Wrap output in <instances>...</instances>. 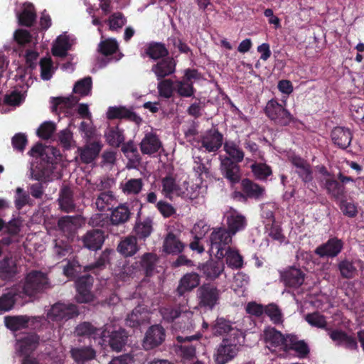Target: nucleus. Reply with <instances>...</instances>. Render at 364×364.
Segmentation results:
<instances>
[{
	"instance_id": "57",
	"label": "nucleus",
	"mask_w": 364,
	"mask_h": 364,
	"mask_svg": "<svg viewBox=\"0 0 364 364\" xmlns=\"http://www.w3.org/2000/svg\"><path fill=\"white\" fill-rule=\"evenodd\" d=\"M97 50L102 55L108 57L119 50V44L116 39L107 38L100 41Z\"/></svg>"
},
{
	"instance_id": "60",
	"label": "nucleus",
	"mask_w": 364,
	"mask_h": 364,
	"mask_svg": "<svg viewBox=\"0 0 364 364\" xmlns=\"http://www.w3.org/2000/svg\"><path fill=\"white\" fill-rule=\"evenodd\" d=\"M92 85V77L88 76L75 82L73 92L81 96H87L91 92Z\"/></svg>"
},
{
	"instance_id": "37",
	"label": "nucleus",
	"mask_w": 364,
	"mask_h": 364,
	"mask_svg": "<svg viewBox=\"0 0 364 364\" xmlns=\"http://www.w3.org/2000/svg\"><path fill=\"white\" fill-rule=\"evenodd\" d=\"M72 358L77 363L84 364L95 358V350L90 346L72 348L70 351Z\"/></svg>"
},
{
	"instance_id": "21",
	"label": "nucleus",
	"mask_w": 364,
	"mask_h": 364,
	"mask_svg": "<svg viewBox=\"0 0 364 364\" xmlns=\"http://www.w3.org/2000/svg\"><path fill=\"white\" fill-rule=\"evenodd\" d=\"M333 143L341 149H346L351 143L353 133L350 129L344 127H336L331 132Z\"/></svg>"
},
{
	"instance_id": "18",
	"label": "nucleus",
	"mask_w": 364,
	"mask_h": 364,
	"mask_svg": "<svg viewBox=\"0 0 364 364\" xmlns=\"http://www.w3.org/2000/svg\"><path fill=\"white\" fill-rule=\"evenodd\" d=\"M81 241L85 248L91 251H97L101 249L105 242L104 232L99 229L88 230L82 236Z\"/></svg>"
},
{
	"instance_id": "23",
	"label": "nucleus",
	"mask_w": 364,
	"mask_h": 364,
	"mask_svg": "<svg viewBox=\"0 0 364 364\" xmlns=\"http://www.w3.org/2000/svg\"><path fill=\"white\" fill-rule=\"evenodd\" d=\"M20 287H13L0 296V313L11 310L16 301L23 298Z\"/></svg>"
},
{
	"instance_id": "42",
	"label": "nucleus",
	"mask_w": 364,
	"mask_h": 364,
	"mask_svg": "<svg viewBox=\"0 0 364 364\" xmlns=\"http://www.w3.org/2000/svg\"><path fill=\"white\" fill-rule=\"evenodd\" d=\"M147 314L141 306L134 308L126 318V325L131 328H137L147 321Z\"/></svg>"
},
{
	"instance_id": "14",
	"label": "nucleus",
	"mask_w": 364,
	"mask_h": 364,
	"mask_svg": "<svg viewBox=\"0 0 364 364\" xmlns=\"http://www.w3.org/2000/svg\"><path fill=\"white\" fill-rule=\"evenodd\" d=\"M305 276V273L301 269L295 267H289L280 272V278L284 285L295 289L304 284Z\"/></svg>"
},
{
	"instance_id": "53",
	"label": "nucleus",
	"mask_w": 364,
	"mask_h": 364,
	"mask_svg": "<svg viewBox=\"0 0 364 364\" xmlns=\"http://www.w3.org/2000/svg\"><path fill=\"white\" fill-rule=\"evenodd\" d=\"M121 150L130 163L134 164L140 163L141 158L133 141L130 140L127 143L123 142Z\"/></svg>"
},
{
	"instance_id": "13",
	"label": "nucleus",
	"mask_w": 364,
	"mask_h": 364,
	"mask_svg": "<svg viewBox=\"0 0 364 364\" xmlns=\"http://www.w3.org/2000/svg\"><path fill=\"white\" fill-rule=\"evenodd\" d=\"M165 329L161 325H153L147 330L143 341L145 350H151L160 346L165 340Z\"/></svg>"
},
{
	"instance_id": "26",
	"label": "nucleus",
	"mask_w": 364,
	"mask_h": 364,
	"mask_svg": "<svg viewBox=\"0 0 364 364\" xmlns=\"http://www.w3.org/2000/svg\"><path fill=\"white\" fill-rule=\"evenodd\" d=\"M199 269L207 279L215 280L223 272L225 264L223 259H210L202 264Z\"/></svg>"
},
{
	"instance_id": "3",
	"label": "nucleus",
	"mask_w": 364,
	"mask_h": 364,
	"mask_svg": "<svg viewBox=\"0 0 364 364\" xmlns=\"http://www.w3.org/2000/svg\"><path fill=\"white\" fill-rule=\"evenodd\" d=\"M245 343L242 333L236 330L228 337L224 338L218 345L214 355L217 364H226L233 360L242 350Z\"/></svg>"
},
{
	"instance_id": "55",
	"label": "nucleus",
	"mask_w": 364,
	"mask_h": 364,
	"mask_svg": "<svg viewBox=\"0 0 364 364\" xmlns=\"http://www.w3.org/2000/svg\"><path fill=\"white\" fill-rule=\"evenodd\" d=\"M134 231L137 237L145 240L151 235L153 231V220L150 218H147L143 221L136 222Z\"/></svg>"
},
{
	"instance_id": "30",
	"label": "nucleus",
	"mask_w": 364,
	"mask_h": 364,
	"mask_svg": "<svg viewBox=\"0 0 364 364\" xmlns=\"http://www.w3.org/2000/svg\"><path fill=\"white\" fill-rule=\"evenodd\" d=\"M75 333L79 336L92 337L96 339L97 338L105 341L107 336V330L103 328H97L90 322H82L78 324L75 328Z\"/></svg>"
},
{
	"instance_id": "8",
	"label": "nucleus",
	"mask_w": 364,
	"mask_h": 364,
	"mask_svg": "<svg viewBox=\"0 0 364 364\" xmlns=\"http://www.w3.org/2000/svg\"><path fill=\"white\" fill-rule=\"evenodd\" d=\"M78 315L79 309L77 305L57 302L51 306L47 313V318L49 321L60 322L68 321Z\"/></svg>"
},
{
	"instance_id": "19",
	"label": "nucleus",
	"mask_w": 364,
	"mask_h": 364,
	"mask_svg": "<svg viewBox=\"0 0 364 364\" xmlns=\"http://www.w3.org/2000/svg\"><path fill=\"white\" fill-rule=\"evenodd\" d=\"M321 182L322 187L333 199L338 200L345 197L346 193V187L336 178L335 176L323 178Z\"/></svg>"
},
{
	"instance_id": "6",
	"label": "nucleus",
	"mask_w": 364,
	"mask_h": 364,
	"mask_svg": "<svg viewBox=\"0 0 364 364\" xmlns=\"http://www.w3.org/2000/svg\"><path fill=\"white\" fill-rule=\"evenodd\" d=\"M220 294V290L214 284L205 283L197 289L198 304L202 309L211 311L219 304Z\"/></svg>"
},
{
	"instance_id": "47",
	"label": "nucleus",
	"mask_w": 364,
	"mask_h": 364,
	"mask_svg": "<svg viewBox=\"0 0 364 364\" xmlns=\"http://www.w3.org/2000/svg\"><path fill=\"white\" fill-rule=\"evenodd\" d=\"M227 265L232 269H239L243 267V257L239 253L238 250L232 248H228L223 252Z\"/></svg>"
},
{
	"instance_id": "59",
	"label": "nucleus",
	"mask_w": 364,
	"mask_h": 364,
	"mask_svg": "<svg viewBox=\"0 0 364 364\" xmlns=\"http://www.w3.org/2000/svg\"><path fill=\"white\" fill-rule=\"evenodd\" d=\"M156 260V255L154 253L147 252L142 255L140 263L146 277H150L153 274Z\"/></svg>"
},
{
	"instance_id": "44",
	"label": "nucleus",
	"mask_w": 364,
	"mask_h": 364,
	"mask_svg": "<svg viewBox=\"0 0 364 364\" xmlns=\"http://www.w3.org/2000/svg\"><path fill=\"white\" fill-rule=\"evenodd\" d=\"M77 218L73 216H64L60 218L58 221V227L65 235L68 237H73L77 230Z\"/></svg>"
},
{
	"instance_id": "38",
	"label": "nucleus",
	"mask_w": 364,
	"mask_h": 364,
	"mask_svg": "<svg viewBox=\"0 0 364 364\" xmlns=\"http://www.w3.org/2000/svg\"><path fill=\"white\" fill-rule=\"evenodd\" d=\"M168 50L165 44L161 42L152 41L148 43L145 48V54L154 60H161L168 55Z\"/></svg>"
},
{
	"instance_id": "35",
	"label": "nucleus",
	"mask_w": 364,
	"mask_h": 364,
	"mask_svg": "<svg viewBox=\"0 0 364 364\" xmlns=\"http://www.w3.org/2000/svg\"><path fill=\"white\" fill-rule=\"evenodd\" d=\"M117 250L124 257H132L139 250L137 237L129 235L122 238L118 244Z\"/></svg>"
},
{
	"instance_id": "25",
	"label": "nucleus",
	"mask_w": 364,
	"mask_h": 364,
	"mask_svg": "<svg viewBox=\"0 0 364 364\" xmlns=\"http://www.w3.org/2000/svg\"><path fill=\"white\" fill-rule=\"evenodd\" d=\"M112 252V250L106 248L100 253L94 262L83 267V272H90L95 275H99L100 273L105 269L107 266L110 264V255Z\"/></svg>"
},
{
	"instance_id": "49",
	"label": "nucleus",
	"mask_w": 364,
	"mask_h": 364,
	"mask_svg": "<svg viewBox=\"0 0 364 364\" xmlns=\"http://www.w3.org/2000/svg\"><path fill=\"white\" fill-rule=\"evenodd\" d=\"M211 330L213 334L215 336H222L225 333L230 332L233 333L237 329H234L230 321L226 320L223 317H218L211 325Z\"/></svg>"
},
{
	"instance_id": "64",
	"label": "nucleus",
	"mask_w": 364,
	"mask_h": 364,
	"mask_svg": "<svg viewBox=\"0 0 364 364\" xmlns=\"http://www.w3.org/2000/svg\"><path fill=\"white\" fill-rule=\"evenodd\" d=\"M264 227L268 235L271 238L281 243L284 242L285 236L282 233V229L279 225L276 224L275 222L267 223Z\"/></svg>"
},
{
	"instance_id": "16",
	"label": "nucleus",
	"mask_w": 364,
	"mask_h": 364,
	"mask_svg": "<svg viewBox=\"0 0 364 364\" xmlns=\"http://www.w3.org/2000/svg\"><path fill=\"white\" fill-rule=\"evenodd\" d=\"M200 142L207 151L216 152L223 145V135L218 129H210L201 136Z\"/></svg>"
},
{
	"instance_id": "63",
	"label": "nucleus",
	"mask_w": 364,
	"mask_h": 364,
	"mask_svg": "<svg viewBox=\"0 0 364 364\" xmlns=\"http://www.w3.org/2000/svg\"><path fill=\"white\" fill-rule=\"evenodd\" d=\"M157 85L159 95L164 98L169 99L173 93V82L171 79L159 80Z\"/></svg>"
},
{
	"instance_id": "45",
	"label": "nucleus",
	"mask_w": 364,
	"mask_h": 364,
	"mask_svg": "<svg viewBox=\"0 0 364 364\" xmlns=\"http://www.w3.org/2000/svg\"><path fill=\"white\" fill-rule=\"evenodd\" d=\"M106 141L113 147H119L124 141L123 130L118 126L109 127L105 133Z\"/></svg>"
},
{
	"instance_id": "5",
	"label": "nucleus",
	"mask_w": 364,
	"mask_h": 364,
	"mask_svg": "<svg viewBox=\"0 0 364 364\" xmlns=\"http://www.w3.org/2000/svg\"><path fill=\"white\" fill-rule=\"evenodd\" d=\"M232 235L226 230L225 228L218 227L213 228V231L209 236L210 250L211 254H213L218 259H223V252L228 248H230V245L232 242Z\"/></svg>"
},
{
	"instance_id": "62",
	"label": "nucleus",
	"mask_w": 364,
	"mask_h": 364,
	"mask_svg": "<svg viewBox=\"0 0 364 364\" xmlns=\"http://www.w3.org/2000/svg\"><path fill=\"white\" fill-rule=\"evenodd\" d=\"M175 90L177 94L182 97H193L196 92L193 82L178 80L176 82Z\"/></svg>"
},
{
	"instance_id": "4",
	"label": "nucleus",
	"mask_w": 364,
	"mask_h": 364,
	"mask_svg": "<svg viewBox=\"0 0 364 364\" xmlns=\"http://www.w3.org/2000/svg\"><path fill=\"white\" fill-rule=\"evenodd\" d=\"M264 112L269 120L277 126L287 127L294 122V116L276 99H272L267 102Z\"/></svg>"
},
{
	"instance_id": "31",
	"label": "nucleus",
	"mask_w": 364,
	"mask_h": 364,
	"mask_svg": "<svg viewBox=\"0 0 364 364\" xmlns=\"http://www.w3.org/2000/svg\"><path fill=\"white\" fill-rule=\"evenodd\" d=\"M107 117L109 119H125L137 124L141 121V117L136 113L124 107H109L107 112Z\"/></svg>"
},
{
	"instance_id": "22",
	"label": "nucleus",
	"mask_w": 364,
	"mask_h": 364,
	"mask_svg": "<svg viewBox=\"0 0 364 364\" xmlns=\"http://www.w3.org/2000/svg\"><path fill=\"white\" fill-rule=\"evenodd\" d=\"M240 188L245 193L247 199L255 200H259L263 198L266 193L264 186L247 178L241 180Z\"/></svg>"
},
{
	"instance_id": "39",
	"label": "nucleus",
	"mask_w": 364,
	"mask_h": 364,
	"mask_svg": "<svg viewBox=\"0 0 364 364\" xmlns=\"http://www.w3.org/2000/svg\"><path fill=\"white\" fill-rule=\"evenodd\" d=\"M18 24L22 26L31 27L36 20V12L33 5L25 3L22 11L17 14Z\"/></svg>"
},
{
	"instance_id": "32",
	"label": "nucleus",
	"mask_w": 364,
	"mask_h": 364,
	"mask_svg": "<svg viewBox=\"0 0 364 364\" xmlns=\"http://www.w3.org/2000/svg\"><path fill=\"white\" fill-rule=\"evenodd\" d=\"M200 284V277L197 273H187L183 276L179 281V284L176 289V294L179 296H183L185 293L192 291Z\"/></svg>"
},
{
	"instance_id": "7",
	"label": "nucleus",
	"mask_w": 364,
	"mask_h": 364,
	"mask_svg": "<svg viewBox=\"0 0 364 364\" xmlns=\"http://www.w3.org/2000/svg\"><path fill=\"white\" fill-rule=\"evenodd\" d=\"M49 284L46 274L41 271H31L26 278L21 290L23 294L31 296L48 288Z\"/></svg>"
},
{
	"instance_id": "11",
	"label": "nucleus",
	"mask_w": 364,
	"mask_h": 364,
	"mask_svg": "<svg viewBox=\"0 0 364 364\" xmlns=\"http://www.w3.org/2000/svg\"><path fill=\"white\" fill-rule=\"evenodd\" d=\"M93 282L94 279L90 274L82 275L77 279L76 300L78 303L86 304L93 301L94 295L92 293Z\"/></svg>"
},
{
	"instance_id": "10",
	"label": "nucleus",
	"mask_w": 364,
	"mask_h": 364,
	"mask_svg": "<svg viewBox=\"0 0 364 364\" xmlns=\"http://www.w3.org/2000/svg\"><path fill=\"white\" fill-rule=\"evenodd\" d=\"M181 233L178 230H169L163 240V252L168 255H178L182 253L186 244L182 241Z\"/></svg>"
},
{
	"instance_id": "46",
	"label": "nucleus",
	"mask_w": 364,
	"mask_h": 364,
	"mask_svg": "<svg viewBox=\"0 0 364 364\" xmlns=\"http://www.w3.org/2000/svg\"><path fill=\"white\" fill-rule=\"evenodd\" d=\"M73 252V247L68 240L55 239L53 253L57 259H64Z\"/></svg>"
},
{
	"instance_id": "12",
	"label": "nucleus",
	"mask_w": 364,
	"mask_h": 364,
	"mask_svg": "<svg viewBox=\"0 0 364 364\" xmlns=\"http://www.w3.org/2000/svg\"><path fill=\"white\" fill-rule=\"evenodd\" d=\"M220 171L223 176L232 185L241 181V171L238 162H235L228 156L221 159Z\"/></svg>"
},
{
	"instance_id": "24",
	"label": "nucleus",
	"mask_w": 364,
	"mask_h": 364,
	"mask_svg": "<svg viewBox=\"0 0 364 364\" xmlns=\"http://www.w3.org/2000/svg\"><path fill=\"white\" fill-rule=\"evenodd\" d=\"M112 252V250L106 248L100 253L94 262L83 267V272H90L95 275H99L100 273L105 269L107 266L110 264V255Z\"/></svg>"
},
{
	"instance_id": "56",
	"label": "nucleus",
	"mask_w": 364,
	"mask_h": 364,
	"mask_svg": "<svg viewBox=\"0 0 364 364\" xmlns=\"http://www.w3.org/2000/svg\"><path fill=\"white\" fill-rule=\"evenodd\" d=\"M79 101L77 97L70 96L68 97H57L52 98V112H57L58 109H68L73 107Z\"/></svg>"
},
{
	"instance_id": "40",
	"label": "nucleus",
	"mask_w": 364,
	"mask_h": 364,
	"mask_svg": "<svg viewBox=\"0 0 364 364\" xmlns=\"http://www.w3.org/2000/svg\"><path fill=\"white\" fill-rule=\"evenodd\" d=\"M60 209L65 213H70L75 210V204L73 199V192L68 186H63L58 198Z\"/></svg>"
},
{
	"instance_id": "34",
	"label": "nucleus",
	"mask_w": 364,
	"mask_h": 364,
	"mask_svg": "<svg viewBox=\"0 0 364 364\" xmlns=\"http://www.w3.org/2000/svg\"><path fill=\"white\" fill-rule=\"evenodd\" d=\"M132 213L127 203H120L110 213V223L113 225H122L131 218Z\"/></svg>"
},
{
	"instance_id": "20",
	"label": "nucleus",
	"mask_w": 364,
	"mask_h": 364,
	"mask_svg": "<svg viewBox=\"0 0 364 364\" xmlns=\"http://www.w3.org/2000/svg\"><path fill=\"white\" fill-rule=\"evenodd\" d=\"M176 63L173 57H166L151 67V71L156 76L157 80L164 79L166 77L176 72Z\"/></svg>"
},
{
	"instance_id": "28",
	"label": "nucleus",
	"mask_w": 364,
	"mask_h": 364,
	"mask_svg": "<svg viewBox=\"0 0 364 364\" xmlns=\"http://www.w3.org/2000/svg\"><path fill=\"white\" fill-rule=\"evenodd\" d=\"M287 350H293L299 358H306L310 353L309 345L304 340H299L296 336L287 335L286 336Z\"/></svg>"
},
{
	"instance_id": "54",
	"label": "nucleus",
	"mask_w": 364,
	"mask_h": 364,
	"mask_svg": "<svg viewBox=\"0 0 364 364\" xmlns=\"http://www.w3.org/2000/svg\"><path fill=\"white\" fill-rule=\"evenodd\" d=\"M224 151L228 154V157L235 162L240 163L244 159V151L233 141H227L224 143Z\"/></svg>"
},
{
	"instance_id": "58",
	"label": "nucleus",
	"mask_w": 364,
	"mask_h": 364,
	"mask_svg": "<svg viewBox=\"0 0 364 364\" xmlns=\"http://www.w3.org/2000/svg\"><path fill=\"white\" fill-rule=\"evenodd\" d=\"M101 146L98 143H92L82 150L80 159L82 162L90 164L99 155Z\"/></svg>"
},
{
	"instance_id": "50",
	"label": "nucleus",
	"mask_w": 364,
	"mask_h": 364,
	"mask_svg": "<svg viewBox=\"0 0 364 364\" xmlns=\"http://www.w3.org/2000/svg\"><path fill=\"white\" fill-rule=\"evenodd\" d=\"M143 186L144 182L141 178H130L121 184L122 191L127 196L138 195Z\"/></svg>"
},
{
	"instance_id": "27",
	"label": "nucleus",
	"mask_w": 364,
	"mask_h": 364,
	"mask_svg": "<svg viewBox=\"0 0 364 364\" xmlns=\"http://www.w3.org/2000/svg\"><path fill=\"white\" fill-rule=\"evenodd\" d=\"M18 273L16 260L11 257H4L0 260V279L11 282Z\"/></svg>"
},
{
	"instance_id": "9",
	"label": "nucleus",
	"mask_w": 364,
	"mask_h": 364,
	"mask_svg": "<svg viewBox=\"0 0 364 364\" xmlns=\"http://www.w3.org/2000/svg\"><path fill=\"white\" fill-rule=\"evenodd\" d=\"M344 242L338 237H330L326 242L317 246L314 254L320 258L333 259L336 257L343 250Z\"/></svg>"
},
{
	"instance_id": "2",
	"label": "nucleus",
	"mask_w": 364,
	"mask_h": 364,
	"mask_svg": "<svg viewBox=\"0 0 364 364\" xmlns=\"http://www.w3.org/2000/svg\"><path fill=\"white\" fill-rule=\"evenodd\" d=\"M160 314L164 321L172 323L174 331L191 332L196 323L193 313L183 305L166 306L160 309Z\"/></svg>"
},
{
	"instance_id": "33",
	"label": "nucleus",
	"mask_w": 364,
	"mask_h": 364,
	"mask_svg": "<svg viewBox=\"0 0 364 364\" xmlns=\"http://www.w3.org/2000/svg\"><path fill=\"white\" fill-rule=\"evenodd\" d=\"M6 326L12 331H17L28 327V323L31 321L34 323L37 321L36 317L28 316L27 315L8 316L4 318Z\"/></svg>"
},
{
	"instance_id": "61",
	"label": "nucleus",
	"mask_w": 364,
	"mask_h": 364,
	"mask_svg": "<svg viewBox=\"0 0 364 364\" xmlns=\"http://www.w3.org/2000/svg\"><path fill=\"white\" fill-rule=\"evenodd\" d=\"M305 320L311 326L328 330L326 317L318 311L306 314Z\"/></svg>"
},
{
	"instance_id": "1",
	"label": "nucleus",
	"mask_w": 364,
	"mask_h": 364,
	"mask_svg": "<svg viewBox=\"0 0 364 364\" xmlns=\"http://www.w3.org/2000/svg\"><path fill=\"white\" fill-rule=\"evenodd\" d=\"M28 154L36 158V166L31 168V178L40 182L50 181L56 165L55 149L38 143L31 149Z\"/></svg>"
},
{
	"instance_id": "36",
	"label": "nucleus",
	"mask_w": 364,
	"mask_h": 364,
	"mask_svg": "<svg viewBox=\"0 0 364 364\" xmlns=\"http://www.w3.org/2000/svg\"><path fill=\"white\" fill-rule=\"evenodd\" d=\"M330 338L333 341L343 344L346 348L351 350H358V345L356 338L348 335L342 330H333L329 333Z\"/></svg>"
},
{
	"instance_id": "29",
	"label": "nucleus",
	"mask_w": 364,
	"mask_h": 364,
	"mask_svg": "<svg viewBox=\"0 0 364 364\" xmlns=\"http://www.w3.org/2000/svg\"><path fill=\"white\" fill-rule=\"evenodd\" d=\"M141 152L146 155L157 153L162 147V143L158 136L153 133H146L139 144Z\"/></svg>"
},
{
	"instance_id": "43",
	"label": "nucleus",
	"mask_w": 364,
	"mask_h": 364,
	"mask_svg": "<svg viewBox=\"0 0 364 364\" xmlns=\"http://www.w3.org/2000/svg\"><path fill=\"white\" fill-rule=\"evenodd\" d=\"M337 267L343 279H351L358 274V269L353 260L347 258L341 259L338 262Z\"/></svg>"
},
{
	"instance_id": "48",
	"label": "nucleus",
	"mask_w": 364,
	"mask_h": 364,
	"mask_svg": "<svg viewBox=\"0 0 364 364\" xmlns=\"http://www.w3.org/2000/svg\"><path fill=\"white\" fill-rule=\"evenodd\" d=\"M264 336L266 343L271 344L274 347L279 346H286V337L274 328H268L264 331Z\"/></svg>"
},
{
	"instance_id": "15",
	"label": "nucleus",
	"mask_w": 364,
	"mask_h": 364,
	"mask_svg": "<svg viewBox=\"0 0 364 364\" xmlns=\"http://www.w3.org/2000/svg\"><path fill=\"white\" fill-rule=\"evenodd\" d=\"M40 338L36 333H28L16 339V350L21 355L28 356L39 345Z\"/></svg>"
},
{
	"instance_id": "51",
	"label": "nucleus",
	"mask_w": 364,
	"mask_h": 364,
	"mask_svg": "<svg viewBox=\"0 0 364 364\" xmlns=\"http://www.w3.org/2000/svg\"><path fill=\"white\" fill-rule=\"evenodd\" d=\"M70 48L69 40L66 36H58L55 43L53 45L51 51L54 56L64 58L68 54V50Z\"/></svg>"
},
{
	"instance_id": "41",
	"label": "nucleus",
	"mask_w": 364,
	"mask_h": 364,
	"mask_svg": "<svg viewBox=\"0 0 364 364\" xmlns=\"http://www.w3.org/2000/svg\"><path fill=\"white\" fill-rule=\"evenodd\" d=\"M107 337H109V345L112 350L117 352L121 351L125 346L128 336L125 330L120 329L114 331L109 334V331H107Z\"/></svg>"
},
{
	"instance_id": "17",
	"label": "nucleus",
	"mask_w": 364,
	"mask_h": 364,
	"mask_svg": "<svg viewBox=\"0 0 364 364\" xmlns=\"http://www.w3.org/2000/svg\"><path fill=\"white\" fill-rule=\"evenodd\" d=\"M226 223V230H228L232 236L237 232L243 230L247 225L245 216L234 208H230L227 213Z\"/></svg>"
},
{
	"instance_id": "52",
	"label": "nucleus",
	"mask_w": 364,
	"mask_h": 364,
	"mask_svg": "<svg viewBox=\"0 0 364 364\" xmlns=\"http://www.w3.org/2000/svg\"><path fill=\"white\" fill-rule=\"evenodd\" d=\"M250 168L255 178L259 181H266L272 174V167L265 163L255 162Z\"/></svg>"
}]
</instances>
